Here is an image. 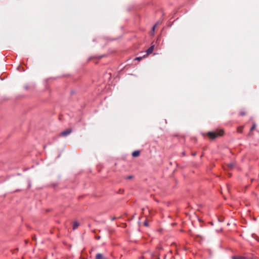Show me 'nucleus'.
<instances>
[{
    "mask_svg": "<svg viewBox=\"0 0 259 259\" xmlns=\"http://www.w3.org/2000/svg\"><path fill=\"white\" fill-rule=\"evenodd\" d=\"M71 132L72 130L71 129H68L61 133L60 136L66 137L69 135L71 133Z\"/></svg>",
    "mask_w": 259,
    "mask_h": 259,
    "instance_id": "2",
    "label": "nucleus"
},
{
    "mask_svg": "<svg viewBox=\"0 0 259 259\" xmlns=\"http://www.w3.org/2000/svg\"><path fill=\"white\" fill-rule=\"evenodd\" d=\"M132 178V176H130V177H128V179H131V178Z\"/></svg>",
    "mask_w": 259,
    "mask_h": 259,
    "instance_id": "13",
    "label": "nucleus"
},
{
    "mask_svg": "<svg viewBox=\"0 0 259 259\" xmlns=\"http://www.w3.org/2000/svg\"><path fill=\"white\" fill-rule=\"evenodd\" d=\"M232 258L233 259H248L247 257H244V256H233L232 257Z\"/></svg>",
    "mask_w": 259,
    "mask_h": 259,
    "instance_id": "7",
    "label": "nucleus"
},
{
    "mask_svg": "<svg viewBox=\"0 0 259 259\" xmlns=\"http://www.w3.org/2000/svg\"><path fill=\"white\" fill-rule=\"evenodd\" d=\"M156 26H157V24H155L153 26V27H152V31H153V32H154V30H155V28H156Z\"/></svg>",
    "mask_w": 259,
    "mask_h": 259,
    "instance_id": "9",
    "label": "nucleus"
},
{
    "mask_svg": "<svg viewBox=\"0 0 259 259\" xmlns=\"http://www.w3.org/2000/svg\"><path fill=\"white\" fill-rule=\"evenodd\" d=\"M142 57H137L135 60H141L142 59Z\"/></svg>",
    "mask_w": 259,
    "mask_h": 259,
    "instance_id": "10",
    "label": "nucleus"
},
{
    "mask_svg": "<svg viewBox=\"0 0 259 259\" xmlns=\"http://www.w3.org/2000/svg\"><path fill=\"white\" fill-rule=\"evenodd\" d=\"M256 125L255 124H253L252 127L250 128V131L253 130L255 128Z\"/></svg>",
    "mask_w": 259,
    "mask_h": 259,
    "instance_id": "8",
    "label": "nucleus"
},
{
    "mask_svg": "<svg viewBox=\"0 0 259 259\" xmlns=\"http://www.w3.org/2000/svg\"><path fill=\"white\" fill-rule=\"evenodd\" d=\"M96 259H107V258L105 257L101 253H98L96 256Z\"/></svg>",
    "mask_w": 259,
    "mask_h": 259,
    "instance_id": "5",
    "label": "nucleus"
},
{
    "mask_svg": "<svg viewBox=\"0 0 259 259\" xmlns=\"http://www.w3.org/2000/svg\"><path fill=\"white\" fill-rule=\"evenodd\" d=\"M154 45H152L146 51L147 55L152 53L154 50Z\"/></svg>",
    "mask_w": 259,
    "mask_h": 259,
    "instance_id": "3",
    "label": "nucleus"
},
{
    "mask_svg": "<svg viewBox=\"0 0 259 259\" xmlns=\"http://www.w3.org/2000/svg\"><path fill=\"white\" fill-rule=\"evenodd\" d=\"M144 225L146 226H148V223L146 221H145L144 222Z\"/></svg>",
    "mask_w": 259,
    "mask_h": 259,
    "instance_id": "11",
    "label": "nucleus"
},
{
    "mask_svg": "<svg viewBox=\"0 0 259 259\" xmlns=\"http://www.w3.org/2000/svg\"><path fill=\"white\" fill-rule=\"evenodd\" d=\"M208 135L211 139H214L219 136L222 135L221 134H218L215 132H209L208 133Z\"/></svg>",
    "mask_w": 259,
    "mask_h": 259,
    "instance_id": "1",
    "label": "nucleus"
},
{
    "mask_svg": "<svg viewBox=\"0 0 259 259\" xmlns=\"http://www.w3.org/2000/svg\"><path fill=\"white\" fill-rule=\"evenodd\" d=\"M79 225V224L78 222L77 221H75L73 222V226H72V229L73 230H75L76 228H77L78 227Z\"/></svg>",
    "mask_w": 259,
    "mask_h": 259,
    "instance_id": "4",
    "label": "nucleus"
},
{
    "mask_svg": "<svg viewBox=\"0 0 259 259\" xmlns=\"http://www.w3.org/2000/svg\"><path fill=\"white\" fill-rule=\"evenodd\" d=\"M140 155L139 151H135L132 153V156L134 157H138Z\"/></svg>",
    "mask_w": 259,
    "mask_h": 259,
    "instance_id": "6",
    "label": "nucleus"
},
{
    "mask_svg": "<svg viewBox=\"0 0 259 259\" xmlns=\"http://www.w3.org/2000/svg\"><path fill=\"white\" fill-rule=\"evenodd\" d=\"M229 166L230 167H233V164L232 163H230Z\"/></svg>",
    "mask_w": 259,
    "mask_h": 259,
    "instance_id": "12",
    "label": "nucleus"
}]
</instances>
